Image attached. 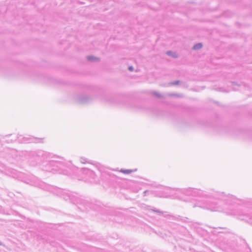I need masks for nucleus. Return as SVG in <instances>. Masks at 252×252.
Masks as SVG:
<instances>
[{
    "instance_id": "obj_1",
    "label": "nucleus",
    "mask_w": 252,
    "mask_h": 252,
    "mask_svg": "<svg viewBox=\"0 0 252 252\" xmlns=\"http://www.w3.org/2000/svg\"><path fill=\"white\" fill-rule=\"evenodd\" d=\"M170 189L176 190L185 195L198 197L199 198L195 201L193 207H197L212 212H220L226 210V208L221 204L223 202L228 204L244 203L243 200L234 195L226 194L223 192L216 191L213 189L205 191L200 189L189 187Z\"/></svg>"
},
{
    "instance_id": "obj_2",
    "label": "nucleus",
    "mask_w": 252,
    "mask_h": 252,
    "mask_svg": "<svg viewBox=\"0 0 252 252\" xmlns=\"http://www.w3.org/2000/svg\"><path fill=\"white\" fill-rule=\"evenodd\" d=\"M57 193L58 195H60L66 200L70 199L74 204L80 202L79 196L77 193L58 189H57Z\"/></svg>"
},
{
    "instance_id": "obj_3",
    "label": "nucleus",
    "mask_w": 252,
    "mask_h": 252,
    "mask_svg": "<svg viewBox=\"0 0 252 252\" xmlns=\"http://www.w3.org/2000/svg\"><path fill=\"white\" fill-rule=\"evenodd\" d=\"M210 130L211 131L213 134H223L228 129L227 128L228 127H209Z\"/></svg>"
},
{
    "instance_id": "obj_4",
    "label": "nucleus",
    "mask_w": 252,
    "mask_h": 252,
    "mask_svg": "<svg viewBox=\"0 0 252 252\" xmlns=\"http://www.w3.org/2000/svg\"><path fill=\"white\" fill-rule=\"evenodd\" d=\"M83 172L84 174H86L89 177H90L91 179H94L95 177V174L92 170H91L87 168H83Z\"/></svg>"
},
{
    "instance_id": "obj_5",
    "label": "nucleus",
    "mask_w": 252,
    "mask_h": 252,
    "mask_svg": "<svg viewBox=\"0 0 252 252\" xmlns=\"http://www.w3.org/2000/svg\"><path fill=\"white\" fill-rule=\"evenodd\" d=\"M79 160L80 162H81L82 163L85 164L87 163H90V160L88 158L84 157H81Z\"/></svg>"
},
{
    "instance_id": "obj_6",
    "label": "nucleus",
    "mask_w": 252,
    "mask_h": 252,
    "mask_svg": "<svg viewBox=\"0 0 252 252\" xmlns=\"http://www.w3.org/2000/svg\"><path fill=\"white\" fill-rule=\"evenodd\" d=\"M133 171L132 170H130V169H122L120 170L121 172L123 173L124 174H130V173H132Z\"/></svg>"
},
{
    "instance_id": "obj_7",
    "label": "nucleus",
    "mask_w": 252,
    "mask_h": 252,
    "mask_svg": "<svg viewBox=\"0 0 252 252\" xmlns=\"http://www.w3.org/2000/svg\"><path fill=\"white\" fill-rule=\"evenodd\" d=\"M202 47V45L201 43H198V44H196L195 46H194L193 49L197 50V49L201 48Z\"/></svg>"
},
{
    "instance_id": "obj_8",
    "label": "nucleus",
    "mask_w": 252,
    "mask_h": 252,
    "mask_svg": "<svg viewBox=\"0 0 252 252\" xmlns=\"http://www.w3.org/2000/svg\"><path fill=\"white\" fill-rule=\"evenodd\" d=\"M58 163V162L53 161L48 164V166H55L56 164Z\"/></svg>"
},
{
    "instance_id": "obj_9",
    "label": "nucleus",
    "mask_w": 252,
    "mask_h": 252,
    "mask_svg": "<svg viewBox=\"0 0 252 252\" xmlns=\"http://www.w3.org/2000/svg\"><path fill=\"white\" fill-rule=\"evenodd\" d=\"M152 210L155 212H156V213H159V214H162V212L160 211L159 210H156V209H152Z\"/></svg>"
},
{
    "instance_id": "obj_10",
    "label": "nucleus",
    "mask_w": 252,
    "mask_h": 252,
    "mask_svg": "<svg viewBox=\"0 0 252 252\" xmlns=\"http://www.w3.org/2000/svg\"><path fill=\"white\" fill-rule=\"evenodd\" d=\"M149 192L148 190H145L144 192V193L145 194V195H146L147 193H148Z\"/></svg>"
},
{
    "instance_id": "obj_11",
    "label": "nucleus",
    "mask_w": 252,
    "mask_h": 252,
    "mask_svg": "<svg viewBox=\"0 0 252 252\" xmlns=\"http://www.w3.org/2000/svg\"><path fill=\"white\" fill-rule=\"evenodd\" d=\"M129 69L131 71H132L133 70V68H132V67L130 66L129 67Z\"/></svg>"
}]
</instances>
